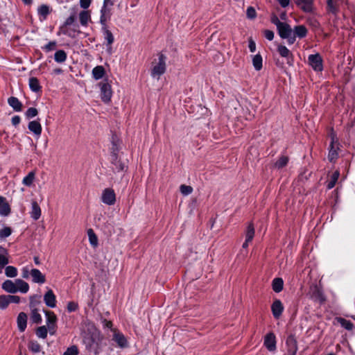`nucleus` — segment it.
Returning <instances> with one entry per match:
<instances>
[{
    "label": "nucleus",
    "instance_id": "obj_36",
    "mask_svg": "<svg viewBox=\"0 0 355 355\" xmlns=\"http://www.w3.org/2000/svg\"><path fill=\"white\" fill-rule=\"evenodd\" d=\"M339 175H340V173L338 171H336L332 174V175L331 177V180L328 182L327 189H332L335 186V184H336V183L338 181V179L339 178Z\"/></svg>",
    "mask_w": 355,
    "mask_h": 355
},
{
    "label": "nucleus",
    "instance_id": "obj_25",
    "mask_svg": "<svg viewBox=\"0 0 355 355\" xmlns=\"http://www.w3.org/2000/svg\"><path fill=\"white\" fill-rule=\"evenodd\" d=\"M8 252L2 247H0V266H4L8 263Z\"/></svg>",
    "mask_w": 355,
    "mask_h": 355
},
{
    "label": "nucleus",
    "instance_id": "obj_22",
    "mask_svg": "<svg viewBox=\"0 0 355 355\" xmlns=\"http://www.w3.org/2000/svg\"><path fill=\"white\" fill-rule=\"evenodd\" d=\"M33 281L36 283L43 284L45 282L44 275L37 269H33L31 272Z\"/></svg>",
    "mask_w": 355,
    "mask_h": 355
},
{
    "label": "nucleus",
    "instance_id": "obj_40",
    "mask_svg": "<svg viewBox=\"0 0 355 355\" xmlns=\"http://www.w3.org/2000/svg\"><path fill=\"white\" fill-rule=\"evenodd\" d=\"M11 211L10 207L9 204L6 202L0 207V215L3 216H7L10 214Z\"/></svg>",
    "mask_w": 355,
    "mask_h": 355
},
{
    "label": "nucleus",
    "instance_id": "obj_54",
    "mask_svg": "<svg viewBox=\"0 0 355 355\" xmlns=\"http://www.w3.org/2000/svg\"><path fill=\"white\" fill-rule=\"evenodd\" d=\"M247 16L250 19H254L256 17V11L252 7L248 8Z\"/></svg>",
    "mask_w": 355,
    "mask_h": 355
},
{
    "label": "nucleus",
    "instance_id": "obj_18",
    "mask_svg": "<svg viewBox=\"0 0 355 355\" xmlns=\"http://www.w3.org/2000/svg\"><path fill=\"white\" fill-rule=\"evenodd\" d=\"M101 14L100 22L102 26H107L106 22L110 19L111 16L110 9L105 8V6H103L101 10Z\"/></svg>",
    "mask_w": 355,
    "mask_h": 355
},
{
    "label": "nucleus",
    "instance_id": "obj_35",
    "mask_svg": "<svg viewBox=\"0 0 355 355\" xmlns=\"http://www.w3.org/2000/svg\"><path fill=\"white\" fill-rule=\"evenodd\" d=\"M54 59L57 62H63L67 59V54L63 50H59L55 52Z\"/></svg>",
    "mask_w": 355,
    "mask_h": 355
},
{
    "label": "nucleus",
    "instance_id": "obj_23",
    "mask_svg": "<svg viewBox=\"0 0 355 355\" xmlns=\"http://www.w3.org/2000/svg\"><path fill=\"white\" fill-rule=\"evenodd\" d=\"M8 103L10 106H11L14 110L17 112H19L22 109V104L18 100L17 98L11 96L8 98Z\"/></svg>",
    "mask_w": 355,
    "mask_h": 355
},
{
    "label": "nucleus",
    "instance_id": "obj_21",
    "mask_svg": "<svg viewBox=\"0 0 355 355\" xmlns=\"http://www.w3.org/2000/svg\"><path fill=\"white\" fill-rule=\"evenodd\" d=\"M2 288L6 291L10 293H15L17 292V288L15 282L11 280H6L2 284Z\"/></svg>",
    "mask_w": 355,
    "mask_h": 355
},
{
    "label": "nucleus",
    "instance_id": "obj_46",
    "mask_svg": "<svg viewBox=\"0 0 355 355\" xmlns=\"http://www.w3.org/2000/svg\"><path fill=\"white\" fill-rule=\"evenodd\" d=\"M78 349L76 345H73L67 349V350L64 352L63 355H78Z\"/></svg>",
    "mask_w": 355,
    "mask_h": 355
},
{
    "label": "nucleus",
    "instance_id": "obj_56",
    "mask_svg": "<svg viewBox=\"0 0 355 355\" xmlns=\"http://www.w3.org/2000/svg\"><path fill=\"white\" fill-rule=\"evenodd\" d=\"M264 35H265L266 38L270 41L272 40L274 38V33H273V31H272L270 30H265Z\"/></svg>",
    "mask_w": 355,
    "mask_h": 355
},
{
    "label": "nucleus",
    "instance_id": "obj_52",
    "mask_svg": "<svg viewBox=\"0 0 355 355\" xmlns=\"http://www.w3.org/2000/svg\"><path fill=\"white\" fill-rule=\"evenodd\" d=\"M76 15L74 13L71 15L66 19V21H64V25L61 27V28L62 29L64 26H70V25L73 24L74 23V21H76Z\"/></svg>",
    "mask_w": 355,
    "mask_h": 355
},
{
    "label": "nucleus",
    "instance_id": "obj_1",
    "mask_svg": "<svg viewBox=\"0 0 355 355\" xmlns=\"http://www.w3.org/2000/svg\"><path fill=\"white\" fill-rule=\"evenodd\" d=\"M166 71V56L162 54H159V62L154 65L151 71V76L153 78L159 79L160 76L164 74Z\"/></svg>",
    "mask_w": 355,
    "mask_h": 355
},
{
    "label": "nucleus",
    "instance_id": "obj_28",
    "mask_svg": "<svg viewBox=\"0 0 355 355\" xmlns=\"http://www.w3.org/2000/svg\"><path fill=\"white\" fill-rule=\"evenodd\" d=\"M105 74V69L103 66H97L92 70V75L96 80L101 79Z\"/></svg>",
    "mask_w": 355,
    "mask_h": 355
},
{
    "label": "nucleus",
    "instance_id": "obj_50",
    "mask_svg": "<svg viewBox=\"0 0 355 355\" xmlns=\"http://www.w3.org/2000/svg\"><path fill=\"white\" fill-rule=\"evenodd\" d=\"M29 348L32 352L37 353L40 351L41 347L37 342L31 341L29 343Z\"/></svg>",
    "mask_w": 355,
    "mask_h": 355
},
{
    "label": "nucleus",
    "instance_id": "obj_57",
    "mask_svg": "<svg viewBox=\"0 0 355 355\" xmlns=\"http://www.w3.org/2000/svg\"><path fill=\"white\" fill-rule=\"evenodd\" d=\"M271 22L276 25L277 28L282 24V21L279 19L277 15H273L271 17Z\"/></svg>",
    "mask_w": 355,
    "mask_h": 355
},
{
    "label": "nucleus",
    "instance_id": "obj_29",
    "mask_svg": "<svg viewBox=\"0 0 355 355\" xmlns=\"http://www.w3.org/2000/svg\"><path fill=\"white\" fill-rule=\"evenodd\" d=\"M35 179V173L31 171L24 179L23 184L27 187H31Z\"/></svg>",
    "mask_w": 355,
    "mask_h": 355
},
{
    "label": "nucleus",
    "instance_id": "obj_3",
    "mask_svg": "<svg viewBox=\"0 0 355 355\" xmlns=\"http://www.w3.org/2000/svg\"><path fill=\"white\" fill-rule=\"evenodd\" d=\"M101 200L107 205H112L116 202V195L112 189L107 188L103 190Z\"/></svg>",
    "mask_w": 355,
    "mask_h": 355
},
{
    "label": "nucleus",
    "instance_id": "obj_15",
    "mask_svg": "<svg viewBox=\"0 0 355 355\" xmlns=\"http://www.w3.org/2000/svg\"><path fill=\"white\" fill-rule=\"evenodd\" d=\"M264 345L270 351H273L276 348L275 336L272 333L268 334L264 340Z\"/></svg>",
    "mask_w": 355,
    "mask_h": 355
},
{
    "label": "nucleus",
    "instance_id": "obj_9",
    "mask_svg": "<svg viewBox=\"0 0 355 355\" xmlns=\"http://www.w3.org/2000/svg\"><path fill=\"white\" fill-rule=\"evenodd\" d=\"M278 34L281 38L284 39L292 35L293 29L291 26L286 23L282 22V24L277 28Z\"/></svg>",
    "mask_w": 355,
    "mask_h": 355
},
{
    "label": "nucleus",
    "instance_id": "obj_12",
    "mask_svg": "<svg viewBox=\"0 0 355 355\" xmlns=\"http://www.w3.org/2000/svg\"><path fill=\"white\" fill-rule=\"evenodd\" d=\"M336 143H337V139H336L334 135H332L329 153V159L331 162L334 161L338 157L337 149L338 148V146H336Z\"/></svg>",
    "mask_w": 355,
    "mask_h": 355
},
{
    "label": "nucleus",
    "instance_id": "obj_11",
    "mask_svg": "<svg viewBox=\"0 0 355 355\" xmlns=\"http://www.w3.org/2000/svg\"><path fill=\"white\" fill-rule=\"evenodd\" d=\"M296 4L305 12L313 11V0H296Z\"/></svg>",
    "mask_w": 355,
    "mask_h": 355
},
{
    "label": "nucleus",
    "instance_id": "obj_17",
    "mask_svg": "<svg viewBox=\"0 0 355 355\" xmlns=\"http://www.w3.org/2000/svg\"><path fill=\"white\" fill-rule=\"evenodd\" d=\"M277 51L282 57L288 58V63L291 64V61L293 60V55L285 46L279 45L277 46Z\"/></svg>",
    "mask_w": 355,
    "mask_h": 355
},
{
    "label": "nucleus",
    "instance_id": "obj_19",
    "mask_svg": "<svg viewBox=\"0 0 355 355\" xmlns=\"http://www.w3.org/2000/svg\"><path fill=\"white\" fill-rule=\"evenodd\" d=\"M28 129L36 136H40L42 133V125L38 121H32L28 123Z\"/></svg>",
    "mask_w": 355,
    "mask_h": 355
},
{
    "label": "nucleus",
    "instance_id": "obj_44",
    "mask_svg": "<svg viewBox=\"0 0 355 355\" xmlns=\"http://www.w3.org/2000/svg\"><path fill=\"white\" fill-rule=\"evenodd\" d=\"M38 12L45 19L49 13V8L46 5H42L38 8Z\"/></svg>",
    "mask_w": 355,
    "mask_h": 355
},
{
    "label": "nucleus",
    "instance_id": "obj_26",
    "mask_svg": "<svg viewBox=\"0 0 355 355\" xmlns=\"http://www.w3.org/2000/svg\"><path fill=\"white\" fill-rule=\"evenodd\" d=\"M15 284L17 286V291H19L23 293H26L28 291L29 286L26 282L18 279L15 281Z\"/></svg>",
    "mask_w": 355,
    "mask_h": 355
},
{
    "label": "nucleus",
    "instance_id": "obj_8",
    "mask_svg": "<svg viewBox=\"0 0 355 355\" xmlns=\"http://www.w3.org/2000/svg\"><path fill=\"white\" fill-rule=\"evenodd\" d=\"M311 297L313 300H315L320 304L325 302V300H326L325 297H324L322 290L318 286H314L311 287Z\"/></svg>",
    "mask_w": 355,
    "mask_h": 355
},
{
    "label": "nucleus",
    "instance_id": "obj_41",
    "mask_svg": "<svg viewBox=\"0 0 355 355\" xmlns=\"http://www.w3.org/2000/svg\"><path fill=\"white\" fill-rule=\"evenodd\" d=\"M48 329L46 326H41L36 330V335L39 338H46L47 336Z\"/></svg>",
    "mask_w": 355,
    "mask_h": 355
},
{
    "label": "nucleus",
    "instance_id": "obj_2",
    "mask_svg": "<svg viewBox=\"0 0 355 355\" xmlns=\"http://www.w3.org/2000/svg\"><path fill=\"white\" fill-rule=\"evenodd\" d=\"M112 144L113 147L112 148V163L116 166V168L117 169L118 172L123 171L127 168V166L125 162H123L120 159H118L117 155L116 153L118 150V148L114 140L112 141Z\"/></svg>",
    "mask_w": 355,
    "mask_h": 355
},
{
    "label": "nucleus",
    "instance_id": "obj_55",
    "mask_svg": "<svg viewBox=\"0 0 355 355\" xmlns=\"http://www.w3.org/2000/svg\"><path fill=\"white\" fill-rule=\"evenodd\" d=\"M8 300H9V303H19V301H20V297L19 296H17V295H8Z\"/></svg>",
    "mask_w": 355,
    "mask_h": 355
},
{
    "label": "nucleus",
    "instance_id": "obj_37",
    "mask_svg": "<svg viewBox=\"0 0 355 355\" xmlns=\"http://www.w3.org/2000/svg\"><path fill=\"white\" fill-rule=\"evenodd\" d=\"M31 320L33 322L39 324L42 322V317L40 314L38 312V310L37 309H33L31 310Z\"/></svg>",
    "mask_w": 355,
    "mask_h": 355
},
{
    "label": "nucleus",
    "instance_id": "obj_24",
    "mask_svg": "<svg viewBox=\"0 0 355 355\" xmlns=\"http://www.w3.org/2000/svg\"><path fill=\"white\" fill-rule=\"evenodd\" d=\"M293 31V35L300 38L306 37L308 32L307 28L303 25L296 26Z\"/></svg>",
    "mask_w": 355,
    "mask_h": 355
},
{
    "label": "nucleus",
    "instance_id": "obj_32",
    "mask_svg": "<svg viewBox=\"0 0 355 355\" xmlns=\"http://www.w3.org/2000/svg\"><path fill=\"white\" fill-rule=\"evenodd\" d=\"M283 280L281 278H275L272 281V289L276 293L280 292L283 289Z\"/></svg>",
    "mask_w": 355,
    "mask_h": 355
},
{
    "label": "nucleus",
    "instance_id": "obj_63",
    "mask_svg": "<svg viewBox=\"0 0 355 355\" xmlns=\"http://www.w3.org/2000/svg\"><path fill=\"white\" fill-rule=\"evenodd\" d=\"M21 119L19 116H15L12 118V123L14 125H17L20 123Z\"/></svg>",
    "mask_w": 355,
    "mask_h": 355
},
{
    "label": "nucleus",
    "instance_id": "obj_39",
    "mask_svg": "<svg viewBox=\"0 0 355 355\" xmlns=\"http://www.w3.org/2000/svg\"><path fill=\"white\" fill-rule=\"evenodd\" d=\"M87 234L89 239L90 243L93 246H96L98 244V239L93 230L89 229L87 230Z\"/></svg>",
    "mask_w": 355,
    "mask_h": 355
},
{
    "label": "nucleus",
    "instance_id": "obj_10",
    "mask_svg": "<svg viewBox=\"0 0 355 355\" xmlns=\"http://www.w3.org/2000/svg\"><path fill=\"white\" fill-rule=\"evenodd\" d=\"M271 311L275 318L277 319L281 316L284 311V306L279 300H275L273 302L271 306Z\"/></svg>",
    "mask_w": 355,
    "mask_h": 355
},
{
    "label": "nucleus",
    "instance_id": "obj_20",
    "mask_svg": "<svg viewBox=\"0 0 355 355\" xmlns=\"http://www.w3.org/2000/svg\"><path fill=\"white\" fill-rule=\"evenodd\" d=\"M31 216L34 220H38L41 216V209L37 202L35 200L32 201V209L31 211Z\"/></svg>",
    "mask_w": 355,
    "mask_h": 355
},
{
    "label": "nucleus",
    "instance_id": "obj_59",
    "mask_svg": "<svg viewBox=\"0 0 355 355\" xmlns=\"http://www.w3.org/2000/svg\"><path fill=\"white\" fill-rule=\"evenodd\" d=\"M55 46H56V42H50L49 44H47L45 46L44 49L47 51H52V50L55 49Z\"/></svg>",
    "mask_w": 355,
    "mask_h": 355
},
{
    "label": "nucleus",
    "instance_id": "obj_14",
    "mask_svg": "<svg viewBox=\"0 0 355 355\" xmlns=\"http://www.w3.org/2000/svg\"><path fill=\"white\" fill-rule=\"evenodd\" d=\"M45 304L51 307L54 308L56 306V298L52 290H49L44 296Z\"/></svg>",
    "mask_w": 355,
    "mask_h": 355
},
{
    "label": "nucleus",
    "instance_id": "obj_43",
    "mask_svg": "<svg viewBox=\"0 0 355 355\" xmlns=\"http://www.w3.org/2000/svg\"><path fill=\"white\" fill-rule=\"evenodd\" d=\"M288 161V158L285 156H282L275 163V166L278 168L285 166Z\"/></svg>",
    "mask_w": 355,
    "mask_h": 355
},
{
    "label": "nucleus",
    "instance_id": "obj_48",
    "mask_svg": "<svg viewBox=\"0 0 355 355\" xmlns=\"http://www.w3.org/2000/svg\"><path fill=\"white\" fill-rule=\"evenodd\" d=\"M38 111L35 107H30L26 112V116L28 119L33 118L37 116Z\"/></svg>",
    "mask_w": 355,
    "mask_h": 355
},
{
    "label": "nucleus",
    "instance_id": "obj_7",
    "mask_svg": "<svg viewBox=\"0 0 355 355\" xmlns=\"http://www.w3.org/2000/svg\"><path fill=\"white\" fill-rule=\"evenodd\" d=\"M112 340L118 345L119 347L123 348L128 346V342L125 336L116 329H112Z\"/></svg>",
    "mask_w": 355,
    "mask_h": 355
},
{
    "label": "nucleus",
    "instance_id": "obj_13",
    "mask_svg": "<svg viewBox=\"0 0 355 355\" xmlns=\"http://www.w3.org/2000/svg\"><path fill=\"white\" fill-rule=\"evenodd\" d=\"M102 30L104 35V38L107 41V51L111 52L112 44L114 42V38L112 32L108 30L107 26H102Z\"/></svg>",
    "mask_w": 355,
    "mask_h": 355
},
{
    "label": "nucleus",
    "instance_id": "obj_27",
    "mask_svg": "<svg viewBox=\"0 0 355 355\" xmlns=\"http://www.w3.org/2000/svg\"><path fill=\"white\" fill-rule=\"evenodd\" d=\"M79 19L81 25L86 26L90 19V13L88 10H83L79 14Z\"/></svg>",
    "mask_w": 355,
    "mask_h": 355
},
{
    "label": "nucleus",
    "instance_id": "obj_42",
    "mask_svg": "<svg viewBox=\"0 0 355 355\" xmlns=\"http://www.w3.org/2000/svg\"><path fill=\"white\" fill-rule=\"evenodd\" d=\"M12 229L10 227H5L0 230V239H4L12 234Z\"/></svg>",
    "mask_w": 355,
    "mask_h": 355
},
{
    "label": "nucleus",
    "instance_id": "obj_62",
    "mask_svg": "<svg viewBox=\"0 0 355 355\" xmlns=\"http://www.w3.org/2000/svg\"><path fill=\"white\" fill-rule=\"evenodd\" d=\"M249 49L251 52H254L256 50V44L252 39L249 40Z\"/></svg>",
    "mask_w": 355,
    "mask_h": 355
},
{
    "label": "nucleus",
    "instance_id": "obj_34",
    "mask_svg": "<svg viewBox=\"0 0 355 355\" xmlns=\"http://www.w3.org/2000/svg\"><path fill=\"white\" fill-rule=\"evenodd\" d=\"M254 236V227L252 223H250L245 232V240L251 241Z\"/></svg>",
    "mask_w": 355,
    "mask_h": 355
},
{
    "label": "nucleus",
    "instance_id": "obj_53",
    "mask_svg": "<svg viewBox=\"0 0 355 355\" xmlns=\"http://www.w3.org/2000/svg\"><path fill=\"white\" fill-rule=\"evenodd\" d=\"M327 8L329 11L333 13L336 12L337 9L333 0H327Z\"/></svg>",
    "mask_w": 355,
    "mask_h": 355
},
{
    "label": "nucleus",
    "instance_id": "obj_33",
    "mask_svg": "<svg viewBox=\"0 0 355 355\" xmlns=\"http://www.w3.org/2000/svg\"><path fill=\"white\" fill-rule=\"evenodd\" d=\"M252 64L257 71H259L262 68V57L260 54H257L253 57Z\"/></svg>",
    "mask_w": 355,
    "mask_h": 355
},
{
    "label": "nucleus",
    "instance_id": "obj_16",
    "mask_svg": "<svg viewBox=\"0 0 355 355\" xmlns=\"http://www.w3.org/2000/svg\"><path fill=\"white\" fill-rule=\"evenodd\" d=\"M17 322L19 330L21 332L24 331L27 324V315L24 312L19 313L17 316Z\"/></svg>",
    "mask_w": 355,
    "mask_h": 355
},
{
    "label": "nucleus",
    "instance_id": "obj_6",
    "mask_svg": "<svg viewBox=\"0 0 355 355\" xmlns=\"http://www.w3.org/2000/svg\"><path fill=\"white\" fill-rule=\"evenodd\" d=\"M287 353L285 355H295L297 350V340L293 335H290L286 339Z\"/></svg>",
    "mask_w": 355,
    "mask_h": 355
},
{
    "label": "nucleus",
    "instance_id": "obj_4",
    "mask_svg": "<svg viewBox=\"0 0 355 355\" xmlns=\"http://www.w3.org/2000/svg\"><path fill=\"white\" fill-rule=\"evenodd\" d=\"M309 63L312 68L317 71H321L323 69L322 59L320 54L310 55L308 58Z\"/></svg>",
    "mask_w": 355,
    "mask_h": 355
},
{
    "label": "nucleus",
    "instance_id": "obj_49",
    "mask_svg": "<svg viewBox=\"0 0 355 355\" xmlns=\"http://www.w3.org/2000/svg\"><path fill=\"white\" fill-rule=\"evenodd\" d=\"M84 342L87 346V348H89L90 350L94 349V339L93 337H88L85 338L84 340Z\"/></svg>",
    "mask_w": 355,
    "mask_h": 355
},
{
    "label": "nucleus",
    "instance_id": "obj_58",
    "mask_svg": "<svg viewBox=\"0 0 355 355\" xmlns=\"http://www.w3.org/2000/svg\"><path fill=\"white\" fill-rule=\"evenodd\" d=\"M77 308H78L77 304H76L73 302H69V304L67 305V309L70 312L76 311L77 309Z\"/></svg>",
    "mask_w": 355,
    "mask_h": 355
},
{
    "label": "nucleus",
    "instance_id": "obj_60",
    "mask_svg": "<svg viewBox=\"0 0 355 355\" xmlns=\"http://www.w3.org/2000/svg\"><path fill=\"white\" fill-rule=\"evenodd\" d=\"M91 4V0H80V5L81 8L86 9Z\"/></svg>",
    "mask_w": 355,
    "mask_h": 355
},
{
    "label": "nucleus",
    "instance_id": "obj_38",
    "mask_svg": "<svg viewBox=\"0 0 355 355\" xmlns=\"http://www.w3.org/2000/svg\"><path fill=\"white\" fill-rule=\"evenodd\" d=\"M337 320L343 327L347 330H352L354 327V324L350 321L347 320L344 318H338Z\"/></svg>",
    "mask_w": 355,
    "mask_h": 355
},
{
    "label": "nucleus",
    "instance_id": "obj_30",
    "mask_svg": "<svg viewBox=\"0 0 355 355\" xmlns=\"http://www.w3.org/2000/svg\"><path fill=\"white\" fill-rule=\"evenodd\" d=\"M29 87L32 91L35 92H39L41 89L39 80L35 77H32L29 79Z\"/></svg>",
    "mask_w": 355,
    "mask_h": 355
},
{
    "label": "nucleus",
    "instance_id": "obj_61",
    "mask_svg": "<svg viewBox=\"0 0 355 355\" xmlns=\"http://www.w3.org/2000/svg\"><path fill=\"white\" fill-rule=\"evenodd\" d=\"M285 39H287L288 43L289 44H293L296 40V36L295 35H293V32L292 35H290L288 37H286Z\"/></svg>",
    "mask_w": 355,
    "mask_h": 355
},
{
    "label": "nucleus",
    "instance_id": "obj_45",
    "mask_svg": "<svg viewBox=\"0 0 355 355\" xmlns=\"http://www.w3.org/2000/svg\"><path fill=\"white\" fill-rule=\"evenodd\" d=\"M8 301V295H0V309H6L10 304Z\"/></svg>",
    "mask_w": 355,
    "mask_h": 355
},
{
    "label": "nucleus",
    "instance_id": "obj_31",
    "mask_svg": "<svg viewBox=\"0 0 355 355\" xmlns=\"http://www.w3.org/2000/svg\"><path fill=\"white\" fill-rule=\"evenodd\" d=\"M45 315L46 317V322L48 325H55L57 317L53 312L51 311H46Z\"/></svg>",
    "mask_w": 355,
    "mask_h": 355
},
{
    "label": "nucleus",
    "instance_id": "obj_51",
    "mask_svg": "<svg viewBox=\"0 0 355 355\" xmlns=\"http://www.w3.org/2000/svg\"><path fill=\"white\" fill-rule=\"evenodd\" d=\"M5 273L6 276L10 277H15L17 275L16 268H6Z\"/></svg>",
    "mask_w": 355,
    "mask_h": 355
},
{
    "label": "nucleus",
    "instance_id": "obj_5",
    "mask_svg": "<svg viewBox=\"0 0 355 355\" xmlns=\"http://www.w3.org/2000/svg\"><path fill=\"white\" fill-rule=\"evenodd\" d=\"M99 85L101 87V98L103 101L108 103L112 95L110 85L107 83H101Z\"/></svg>",
    "mask_w": 355,
    "mask_h": 355
},
{
    "label": "nucleus",
    "instance_id": "obj_64",
    "mask_svg": "<svg viewBox=\"0 0 355 355\" xmlns=\"http://www.w3.org/2000/svg\"><path fill=\"white\" fill-rule=\"evenodd\" d=\"M39 303L38 301H36V300H34L33 297L31 298V302H30V308L31 310H33V309H37L36 308V306L37 304Z\"/></svg>",
    "mask_w": 355,
    "mask_h": 355
},
{
    "label": "nucleus",
    "instance_id": "obj_47",
    "mask_svg": "<svg viewBox=\"0 0 355 355\" xmlns=\"http://www.w3.org/2000/svg\"><path fill=\"white\" fill-rule=\"evenodd\" d=\"M180 192L185 196L191 193L193 191V188L191 186H187L185 184H182L180 187Z\"/></svg>",
    "mask_w": 355,
    "mask_h": 355
}]
</instances>
